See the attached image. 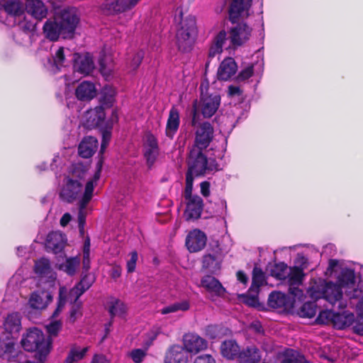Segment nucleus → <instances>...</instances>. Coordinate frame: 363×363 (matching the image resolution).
<instances>
[{"instance_id":"nucleus-1","label":"nucleus","mask_w":363,"mask_h":363,"mask_svg":"<svg viewBox=\"0 0 363 363\" xmlns=\"http://www.w3.org/2000/svg\"><path fill=\"white\" fill-rule=\"evenodd\" d=\"M52 340L46 337L43 332L37 328L29 329L21 340L23 348L30 352H35V358L44 363L52 347Z\"/></svg>"},{"instance_id":"nucleus-2","label":"nucleus","mask_w":363,"mask_h":363,"mask_svg":"<svg viewBox=\"0 0 363 363\" xmlns=\"http://www.w3.org/2000/svg\"><path fill=\"white\" fill-rule=\"evenodd\" d=\"M183 12L179 11L180 23L176 33V45L179 51L186 53L192 50L197 35L196 18L188 16L183 18Z\"/></svg>"},{"instance_id":"nucleus-3","label":"nucleus","mask_w":363,"mask_h":363,"mask_svg":"<svg viewBox=\"0 0 363 363\" xmlns=\"http://www.w3.org/2000/svg\"><path fill=\"white\" fill-rule=\"evenodd\" d=\"M203 150L194 147L190 149L186 159L185 184H194V177H200L206 174L207 156Z\"/></svg>"},{"instance_id":"nucleus-4","label":"nucleus","mask_w":363,"mask_h":363,"mask_svg":"<svg viewBox=\"0 0 363 363\" xmlns=\"http://www.w3.org/2000/svg\"><path fill=\"white\" fill-rule=\"evenodd\" d=\"M209 84L207 79L203 80L200 85L201 91L197 106L205 118H211L218 111L220 105L221 98L218 93H208Z\"/></svg>"},{"instance_id":"nucleus-5","label":"nucleus","mask_w":363,"mask_h":363,"mask_svg":"<svg viewBox=\"0 0 363 363\" xmlns=\"http://www.w3.org/2000/svg\"><path fill=\"white\" fill-rule=\"evenodd\" d=\"M56 19L63 30V38H72L80 21L78 9L73 6L65 7L58 13Z\"/></svg>"},{"instance_id":"nucleus-6","label":"nucleus","mask_w":363,"mask_h":363,"mask_svg":"<svg viewBox=\"0 0 363 363\" xmlns=\"http://www.w3.org/2000/svg\"><path fill=\"white\" fill-rule=\"evenodd\" d=\"M193 185L185 184L184 197L186 201L184 216L186 220H196L201 218L203 210V200L197 195L193 194Z\"/></svg>"},{"instance_id":"nucleus-7","label":"nucleus","mask_w":363,"mask_h":363,"mask_svg":"<svg viewBox=\"0 0 363 363\" xmlns=\"http://www.w3.org/2000/svg\"><path fill=\"white\" fill-rule=\"evenodd\" d=\"M82 189V184L79 181L71 178L70 176H66L63 179L59 197L63 202L72 203L78 199Z\"/></svg>"},{"instance_id":"nucleus-8","label":"nucleus","mask_w":363,"mask_h":363,"mask_svg":"<svg viewBox=\"0 0 363 363\" xmlns=\"http://www.w3.org/2000/svg\"><path fill=\"white\" fill-rule=\"evenodd\" d=\"M252 28L245 22L238 23L229 31V39L233 48L243 45L250 38Z\"/></svg>"},{"instance_id":"nucleus-9","label":"nucleus","mask_w":363,"mask_h":363,"mask_svg":"<svg viewBox=\"0 0 363 363\" xmlns=\"http://www.w3.org/2000/svg\"><path fill=\"white\" fill-rule=\"evenodd\" d=\"M140 0H106L101 10L106 15H118L133 9Z\"/></svg>"},{"instance_id":"nucleus-10","label":"nucleus","mask_w":363,"mask_h":363,"mask_svg":"<svg viewBox=\"0 0 363 363\" xmlns=\"http://www.w3.org/2000/svg\"><path fill=\"white\" fill-rule=\"evenodd\" d=\"M214 136V129L209 122L200 124L195 133L194 143L191 147L206 150L212 142Z\"/></svg>"},{"instance_id":"nucleus-11","label":"nucleus","mask_w":363,"mask_h":363,"mask_svg":"<svg viewBox=\"0 0 363 363\" xmlns=\"http://www.w3.org/2000/svg\"><path fill=\"white\" fill-rule=\"evenodd\" d=\"M252 3V0H232L228 8L229 21L237 23L240 18H247Z\"/></svg>"},{"instance_id":"nucleus-12","label":"nucleus","mask_w":363,"mask_h":363,"mask_svg":"<svg viewBox=\"0 0 363 363\" xmlns=\"http://www.w3.org/2000/svg\"><path fill=\"white\" fill-rule=\"evenodd\" d=\"M67 242V239L65 233L60 231H52L48 234L45 240L46 251L55 255L62 254L65 256L64 249Z\"/></svg>"},{"instance_id":"nucleus-13","label":"nucleus","mask_w":363,"mask_h":363,"mask_svg":"<svg viewBox=\"0 0 363 363\" xmlns=\"http://www.w3.org/2000/svg\"><path fill=\"white\" fill-rule=\"evenodd\" d=\"M183 347L188 353L196 354L208 347V342L196 333H186L183 336Z\"/></svg>"},{"instance_id":"nucleus-14","label":"nucleus","mask_w":363,"mask_h":363,"mask_svg":"<svg viewBox=\"0 0 363 363\" xmlns=\"http://www.w3.org/2000/svg\"><path fill=\"white\" fill-rule=\"evenodd\" d=\"M207 238L201 230L194 229L186 235L185 245L190 252H197L204 248Z\"/></svg>"},{"instance_id":"nucleus-15","label":"nucleus","mask_w":363,"mask_h":363,"mask_svg":"<svg viewBox=\"0 0 363 363\" xmlns=\"http://www.w3.org/2000/svg\"><path fill=\"white\" fill-rule=\"evenodd\" d=\"M85 122L84 125L87 129L99 128L104 125L106 113L102 106H96L94 109H90L86 112Z\"/></svg>"},{"instance_id":"nucleus-16","label":"nucleus","mask_w":363,"mask_h":363,"mask_svg":"<svg viewBox=\"0 0 363 363\" xmlns=\"http://www.w3.org/2000/svg\"><path fill=\"white\" fill-rule=\"evenodd\" d=\"M72 60L74 69L80 74L88 75L94 69L93 58L89 53H86L84 55L74 53Z\"/></svg>"},{"instance_id":"nucleus-17","label":"nucleus","mask_w":363,"mask_h":363,"mask_svg":"<svg viewBox=\"0 0 363 363\" xmlns=\"http://www.w3.org/2000/svg\"><path fill=\"white\" fill-rule=\"evenodd\" d=\"M52 301L50 292L45 290H38L31 293L28 304L30 307L35 310L45 309Z\"/></svg>"},{"instance_id":"nucleus-18","label":"nucleus","mask_w":363,"mask_h":363,"mask_svg":"<svg viewBox=\"0 0 363 363\" xmlns=\"http://www.w3.org/2000/svg\"><path fill=\"white\" fill-rule=\"evenodd\" d=\"M165 363H188L189 353L183 346L174 345L166 352Z\"/></svg>"},{"instance_id":"nucleus-19","label":"nucleus","mask_w":363,"mask_h":363,"mask_svg":"<svg viewBox=\"0 0 363 363\" xmlns=\"http://www.w3.org/2000/svg\"><path fill=\"white\" fill-rule=\"evenodd\" d=\"M201 286L206 290L218 297H223L226 294V289L220 281L211 275H206L201 280Z\"/></svg>"},{"instance_id":"nucleus-20","label":"nucleus","mask_w":363,"mask_h":363,"mask_svg":"<svg viewBox=\"0 0 363 363\" xmlns=\"http://www.w3.org/2000/svg\"><path fill=\"white\" fill-rule=\"evenodd\" d=\"M159 155V147L156 138L150 134L147 137V144L145 147L144 157L149 169L155 164Z\"/></svg>"},{"instance_id":"nucleus-21","label":"nucleus","mask_w":363,"mask_h":363,"mask_svg":"<svg viewBox=\"0 0 363 363\" xmlns=\"http://www.w3.org/2000/svg\"><path fill=\"white\" fill-rule=\"evenodd\" d=\"M26 10L38 21L43 20L48 15V8L41 0H26Z\"/></svg>"},{"instance_id":"nucleus-22","label":"nucleus","mask_w":363,"mask_h":363,"mask_svg":"<svg viewBox=\"0 0 363 363\" xmlns=\"http://www.w3.org/2000/svg\"><path fill=\"white\" fill-rule=\"evenodd\" d=\"M238 69V65L233 57H227L220 63L217 75L221 81H227L233 76Z\"/></svg>"},{"instance_id":"nucleus-23","label":"nucleus","mask_w":363,"mask_h":363,"mask_svg":"<svg viewBox=\"0 0 363 363\" xmlns=\"http://www.w3.org/2000/svg\"><path fill=\"white\" fill-rule=\"evenodd\" d=\"M77 99L82 101H89L96 96V89L94 84L84 81L75 89Z\"/></svg>"},{"instance_id":"nucleus-24","label":"nucleus","mask_w":363,"mask_h":363,"mask_svg":"<svg viewBox=\"0 0 363 363\" xmlns=\"http://www.w3.org/2000/svg\"><path fill=\"white\" fill-rule=\"evenodd\" d=\"M97 147V139L93 136H86L79 145V155L83 158H89L95 153Z\"/></svg>"},{"instance_id":"nucleus-25","label":"nucleus","mask_w":363,"mask_h":363,"mask_svg":"<svg viewBox=\"0 0 363 363\" xmlns=\"http://www.w3.org/2000/svg\"><path fill=\"white\" fill-rule=\"evenodd\" d=\"M180 124L179 112L177 108L172 106L169 112L165 135L167 138L173 139L177 132Z\"/></svg>"},{"instance_id":"nucleus-26","label":"nucleus","mask_w":363,"mask_h":363,"mask_svg":"<svg viewBox=\"0 0 363 363\" xmlns=\"http://www.w3.org/2000/svg\"><path fill=\"white\" fill-rule=\"evenodd\" d=\"M323 291V298L331 304H335L342 298V291L340 286L332 281L325 283Z\"/></svg>"},{"instance_id":"nucleus-27","label":"nucleus","mask_w":363,"mask_h":363,"mask_svg":"<svg viewBox=\"0 0 363 363\" xmlns=\"http://www.w3.org/2000/svg\"><path fill=\"white\" fill-rule=\"evenodd\" d=\"M261 358L260 350L256 346L251 345L240 351L238 361L239 363H259Z\"/></svg>"},{"instance_id":"nucleus-28","label":"nucleus","mask_w":363,"mask_h":363,"mask_svg":"<svg viewBox=\"0 0 363 363\" xmlns=\"http://www.w3.org/2000/svg\"><path fill=\"white\" fill-rule=\"evenodd\" d=\"M3 12L8 16L17 17L24 13V9L19 0H7L0 6V14Z\"/></svg>"},{"instance_id":"nucleus-29","label":"nucleus","mask_w":363,"mask_h":363,"mask_svg":"<svg viewBox=\"0 0 363 363\" xmlns=\"http://www.w3.org/2000/svg\"><path fill=\"white\" fill-rule=\"evenodd\" d=\"M43 30L45 37L51 41H57L60 35L63 37V30L60 28V25L57 19L46 21Z\"/></svg>"},{"instance_id":"nucleus-30","label":"nucleus","mask_w":363,"mask_h":363,"mask_svg":"<svg viewBox=\"0 0 363 363\" xmlns=\"http://www.w3.org/2000/svg\"><path fill=\"white\" fill-rule=\"evenodd\" d=\"M240 351L239 345L234 340H225L220 345V353L228 359H238Z\"/></svg>"},{"instance_id":"nucleus-31","label":"nucleus","mask_w":363,"mask_h":363,"mask_svg":"<svg viewBox=\"0 0 363 363\" xmlns=\"http://www.w3.org/2000/svg\"><path fill=\"white\" fill-rule=\"evenodd\" d=\"M81 262L80 255H78L74 257H67L65 262L57 264V268L70 277L74 276L79 267Z\"/></svg>"},{"instance_id":"nucleus-32","label":"nucleus","mask_w":363,"mask_h":363,"mask_svg":"<svg viewBox=\"0 0 363 363\" xmlns=\"http://www.w3.org/2000/svg\"><path fill=\"white\" fill-rule=\"evenodd\" d=\"M288 303V297L281 291H274L269 295L267 303L272 308H281L286 307Z\"/></svg>"},{"instance_id":"nucleus-33","label":"nucleus","mask_w":363,"mask_h":363,"mask_svg":"<svg viewBox=\"0 0 363 363\" xmlns=\"http://www.w3.org/2000/svg\"><path fill=\"white\" fill-rule=\"evenodd\" d=\"M202 267L211 273L220 269L221 261L215 255L206 254L202 258Z\"/></svg>"},{"instance_id":"nucleus-34","label":"nucleus","mask_w":363,"mask_h":363,"mask_svg":"<svg viewBox=\"0 0 363 363\" xmlns=\"http://www.w3.org/2000/svg\"><path fill=\"white\" fill-rule=\"evenodd\" d=\"M355 282L354 272L350 269H345L342 271L337 277V284L340 288L353 285Z\"/></svg>"},{"instance_id":"nucleus-35","label":"nucleus","mask_w":363,"mask_h":363,"mask_svg":"<svg viewBox=\"0 0 363 363\" xmlns=\"http://www.w3.org/2000/svg\"><path fill=\"white\" fill-rule=\"evenodd\" d=\"M95 184L89 180L86 183L84 191L79 202V207L81 209H84L91 200Z\"/></svg>"},{"instance_id":"nucleus-36","label":"nucleus","mask_w":363,"mask_h":363,"mask_svg":"<svg viewBox=\"0 0 363 363\" xmlns=\"http://www.w3.org/2000/svg\"><path fill=\"white\" fill-rule=\"evenodd\" d=\"M305 274L302 268L294 267L290 268V271L287 274L288 282L292 285H301L303 283Z\"/></svg>"},{"instance_id":"nucleus-37","label":"nucleus","mask_w":363,"mask_h":363,"mask_svg":"<svg viewBox=\"0 0 363 363\" xmlns=\"http://www.w3.org/2000/svg\"><path fill=\"white\" fill-rule=\"evenodd\" d=\"M88 349L89 348L87 347H84L82 350H79V348L76 346L72 347L70 349L65 362L74 363L82 359L87 352Z\"/></svg>"},{"instance_id":"nucleus-38","label":"nucleus","mask_w":363,"mask_h":363,"mask_svg":"<svg viewBox=\"0 0 363 363\" xmlns=\"http://www.w3.org/2000/svg\"><path fill=\"white\" fill-rule=\"evenodd\" d=\"M190 308L189 301L184 300L179 302H175L171 305L164 307L161 309L160 313L163 315L174 313L179 311H186Z\"/></svg>"},{"instance_id":"nucleus-39","label":"nucleus","mask_w":363,"mask_h":363,"mask_svg":"<svg viewBox=\"0 0 363 363\" xmlns=\"http://www.w3.org/2000/svg\"><path fill=\"white\" fill-rule=\"evenodd\" d=\"M84 280L79 281L69 292L68 296L71 302L77 303L79 297L90 288V284H84V286H81L84 284Z\"/></svg>"},{"instance_id":"nucleus-40","label":"nucleus","mask_w":363,"mask_h":363,"mask_svg":"<svg viewBox=\"0 0 363 363\" xmlns=\"http://www.w3.org/2000/svg\"><path fill=\"white\" fill-rule=\"evenodd\" d=\"M16 344L12 340L0 341V357L3 359H9L15 351Z\"/></svg>"},{"instance_id":"nucleus-41","label":"nucleus","mask_w":363,"mask_h":363,"mask_svg":"<svg viewBox=\"0 0 363 363\" xmlns=\"http://www.w3.org/2000/svg\"><path fill=\"white\" fill-rule=\"evenodd\" d=\"M88 168L81 162L73 164L70 167L71 178L78 181L85 178Z\"/></svg>"},{"instance_id":"nucleus-42","label":"nucleus","mask_w":363,"mask_h":363,"mask_svg":"<svg viewBox=\"0 0 363 363\" xmlns=\"http://www.w3.org/2000/svg\"><path fill=\"white\" fill-rule=\"evenodd\" d=\"M317 313V304L315 301H307L301 307L298 314L302 318H311Z\"/></svg>"},{"instance_id":"nucleus-43","label":"nucleus","mask_w":363,"mask_h":363,"mask_svg":"<svg viewBox=\"0 0 363 363\" xmlns=\"http://www.w3.org/2000/svg\"><path fill=\"white\" fill-rule=\"evenodd\" d=\"M5 328L10 333L18 331L21 326V319L17 313L8 315L4 323Z\"/></svg>"},{"instance_id":"nucleus-44","label":"nucleus","mask_w":363,"mask_h":363,"mask_svg":"<svg viewBox=\"0 0 363 363\" xmlns=\"http://www.w3.org/2000/svg\"><path fill=\"white\" fill-rule=\"evenodd\" d=\"M67 298V290L66 287L61 286L59 289V295H58V300H57V305L52 313V317L56 318L59 315L60 312L62 311Z\"/></svg>"},{"instance_id":"nucleus-45","label":"nucleus","mask_w":363,"mask_h":363,"mask_svg":"<svg viewBox=\"0 0 363 363\" xmlns=\"http://www.w3.org/2000/svg\"><path fill=\"white\" fill-rule=\"evenodd\" d=\"M288 266L284 262L275 264L271 269V275L279 280H284L287 277Z\"/></svg>"},{"instance_id":"nucleus-46","label":"nucleus","mask_w":363,"mask_h":363,"mask_svg":"<svg viewBox=\"0 0 363 363\" xmlns=\"http://www.w3.org/2000/svg\"><path fill=\"white\" fill-rule=\"evenodd\" d=\"M266 282L264 272L260 267L255 266L252 270V287L259 288Z\"/></svg>"},{"instance_id":"nucleus-47","label":"nucleus","mask_w":363,"mask_h":363,"mask_svg":"<svg viewBox=\"0 0 363 363\" xmlns=\"http://www.w3.org/2000/svg\"><path fill=\"white\" fill-rule=\"evenodd\" d=\"M65 49L63 47H60L52 56V61L49 60V62L52 63V67H55L56 69L60 70V69L65 66Z\"/></svg>"},{"instance_id":"nucleus-48","label":"nucleus","mask_w":363,"mask_h":363,"mask_svg":"<svg viewBox=\"0 0 363 363\" xmlns=\"http://www.w3.org/2000/svg\"><path fill=\"white\" fill-rule=\"evenodd\" d=\"M114 101V91L111 88H104L101 94L100 103L101 106H106L110 107L113 105Z\"/></svg>"},{"instance_id":"nucleus-49","label":"nucleus","mask_w":363,"mask_h":363,"mask_svg":"<svg viewBox=\"0 0 363 363\" xmlns=\"http://www.w3.org/2000/svg\"><path fill=\"white\" fill-rule=\"evenodd\" d=\"M161 333V330L158 327L152 328L150 331L145 333V339L143 341V346L147 350L157 338L158 335Z\"/></svg>"},{"instance_id":"nucleus-50","label":"nucleus","mask_w":363,"mask_h":363,"mask_svg":"<svg viewBox=\"0 0 363 363\" xmlns=\"http://www.w3.org/2000/svg\"><path fill=\"white\" fill-rule=\"evenodd\" d=\"M45 328L48 334V336L46 337H50L52 340V337H57L61 330L62 323L60 320H53L47 325Z\"/></svg>"},{"instance_id":"nucleus-51","label":"nucleus","mask_w":363,"mask_h":363,"mask_svg":"<svg viewBox=\"0 0 363 363\" xmlns=\"http://www.w3.org/2000/svg\"><path fill=\"white\" fill-rule=\"evenodd\" d=\"M22 34L28 35L30 38L31 35L36 30V23H34L29 21H24L20 24Z\"/></svg>"},{"instance_id":"nucleus-52","label":"nucleus","mask_w":363,"mask_h":363,"mask_svg":"<svg viewBox=\"0 0 363 363\" xmlns=\"http://www.w3.org/2000/svg\"><path fill=\"white\" fill-rule=\"evenodd\" d=\"M239 300L248 306L256 307L259 305V299L257 296L241 294L239 296Z\"/></svg>"},{"instance_id":"nucleus-53","label":"nucleus","mask_w":363,"mask_h":363,"mask_svg":"<svg viewBox=\"0 0 363 363\" xmlns=\"http://www.w3.org/2000/svg\"><path fill=\"white\" fill-rule=\"evenodd\" d=\"M50 262L48 259H40L35 262V271L37 274H45L50 269Z\"/></svg>"},{"instance_id":"nucleus-54","label":"nucleus","mask_w":363,"mask_h":363,"mask_svg":"<svg viewBox=\"0 0 363 363\" xmlns=\"http://www.w3.org/2000/svg\"><path fill=\"white\" fill-rule=\"evenodd\" d=\"M254 74V66L250 65L242 69L238 74L236 79L238 82H243L250 79Z\"/></svg>"},{"instance_id":"nucleus-55","label":"nucleus","mask_w":363,"mask_h":363,"mask_svg":"<svg viewBox=\"0 0 363 363\" xmlns=\"http://www.w3.org/2000/svg\"><path fill=\"white\" fill-rule=\"evenodd\" d=\"M299 286L289 284V293L293 296L294 301L296 299L301 301L303 297V292L298 288Z\"/></svg>"},{"instance_id":"nucleus-56","label":"nucleus","mask_w":363,"mask_h":363,"mask_svg":"<svg viewBox=\"0 0 363 363\" xmlns=\"http://www.w3.org/2000/svg\"><path fill=\"white\" fill-rule=\"evenodd\" d=\"M199 112L200 110L199 109L197 106V100H194L192 104V109H191V126L195 127L197 124L199 123Z\"/></svg>"},{"instance_id":"nucleus-57","label":"nucleus","mask_w":363,"mask_h":363,"mask_svg":"<svg viewBox=\"0 0 363 363\" xmlns=\"http://www.w3.org/2000/svg\"><path fill=\"white\" fill-rule=\"evenodd\" d=\"M146 355L145 351L142 349H135L131 351L130 356L135 363H140Z\"/></svg>"},{"instance_id":"nucleus-58","label":"nucleus","mask_w":363,"mask_h":363,"mask_svg":"<svg viewBox=\"0 0 363 363\" xmlns=\"http://www.w3.org/2000/svg\"><path fill=\"white\" fill-rule=\"evenodd\" d=\"M281 363H309V362L303 355L298 354L284 359Z\"/></svg>"},{"instance_id":"nucleus-59","label":"nucleus","mask_w":363,"mask_h":363,"mask_svg":"<svg viewBox=\"0 0 363 363\" xmlns=\"http://www.w3.org/2000/svg\"><path fill=\"white\" fill-rule=\"evenodd\" d=\"M226 36V32L224 30H222L214 37L212 43L223 49V45L227 40Z\"/></svg>"},{"instance_id":"nucleus-60","label":"nucleus","mask_w":363,"mask_h":363,"mask_svg":"<svg viewBox=\"0 0 363 363\" xmlns=\"http://www.w3.org/2000/svg\"><path fill=\"white\" fill-rule=\"evenodd\" d=\"M130 258L127 262V272L132 273L135 270L136 262L138 260V253L136 251H133L130 254Z\"/></svg>"},{"instance_id":"nucleus-61","label":"nucleus","mask_w":363,"mask_h":363,"mask_svg":"<svg viewBox=\"0 0 363 363\" xmlns=\"http://www.w3.org/2000/svg\"><path fill=\"white\" fill-rule=\"evenodd\" d=\"M220 329L218 325H208L206 328V335L210 339H216L219 336Z\"/></svg>"},{"instance_id":"nucleus-62","label":"nucleus","mask_w":363,"mask_h":363,"mask_svg":"<svg viewBox=\"0 0 363 363\" xmlns=\"http://www.w3.org/2000/svg\"><path fill=\"white\" fill-rule=\"evenodd\" d=\"M331 313L328 311H321L319 312L318 317L316 318V323L320 324H326L330 320Z\"/></svg>"},{"instance_id":"nucleus-63","label":"nucleus","mask_w":363,"mask_h":363,"mask_svg":"<svg viewBox=\"0 0 363 363\" xmlns=\"http://www.w3.org/2000/svg\"><path fill=\"white\" fill-rule=\"evenodd\" d=\"M143 57H144V52L142 50L137 52L134 55V56L132 59V62H131V66L133 67V69H135L140 66V65L141 64V62L143 61Z\"/></svg>"},{"instance_id":"nucleus-64","label":"nucleus","mask_w":363,"mask_h":363,"mask_svg":"<svg viewBox=\"0 0 363 363\" xmlns=\"http://www.w3.org/2000/svg\"><path fill=\"white\" fill-rule=\"evenodd\" d=\"M194 363H216V360L212 355L206 354L196 357Z\"/></svg>"}]
</instances>
